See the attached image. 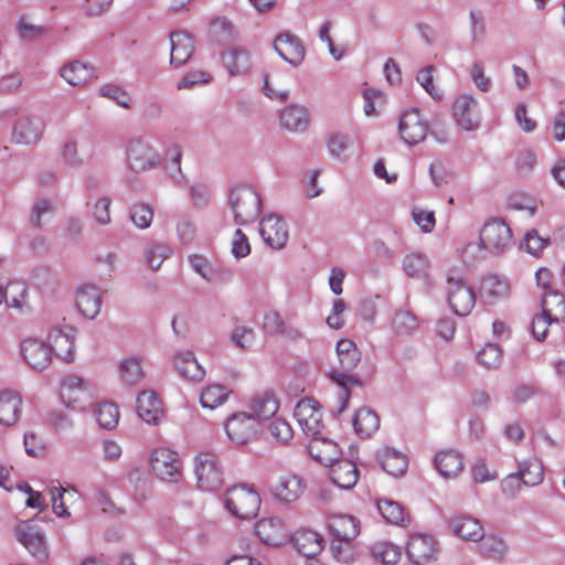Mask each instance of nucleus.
Masks as SVG:
<instances>
[{
    "mask_svg": "<svg viewBox=\"0 0 565 565\" xmlns=\"http://www.w3.org/2000/svg\"><path fill=\"white\" fill-rule=\"evenodd\" d=\"M183 150L180 145H170L164 151V168L167 173L177 182L184 180L181 169Z\"/></svg>",
    "mask_w": 565,
    "mask_h": 565,
    "instance_id": "de8ad7c7",
    "label": "nucleus"
},
{
    "mask_svg": "<svg viewBox=\"0 0 565 565\" xmlns=\"http://www.w3.org/2000/svg\"><path fill=\"white\" fill-rule=\"evenodd\" d=\"M330 479L341 489L353 488L359 480V470L355 462L348 459H339L331 465Z\"/></svg>",
    "mask_w": 565,
    "mask_h": 565,
    "instance_id": "c85d7f7f",
    "label": "nucleus"
},
{
    "mask_svg": "<svg viewBox=\"0 0 565 565\" xmlns=\"http://www.w3.org/2000/svg\"><path fill=\"white\" fill-rule=\"evenodd\" d=\"M376 458L382 469L393 477H401L407 470V457L393 448L384 447L377 450Z\"/></svg>",
    "mask_w": 565,
    "mask_h": 565,
    "instance_id": "2f4dec72",
    "label": "nucleus"
},
{
    "mask_svg": "<svg viewBox=\"0 0 565 565\" xmlns=\"http://www.w3.org/2000/svg\"><path fill=\"white\" fill-rule=\"evenodd\" d=\"M232 342L239 349H250L255 341V332L252 328L236 326L231 333Z\"/></svg>",
    "mask_w": 565,
    "mask_h": 565,
    "instance_id": "338daca9",
    "label": "nucleus"
},
{
    "mask_svg": "<svg viewBox=\"0 0 565 565\" xmlns=\"http://www.w3.org/2000/svg\"><path fill=\"white\" fill-rule=\"evenodd\" d=\"M303 479L295 473L280 476L269 486V494L279 504L290 505L297 502L306 490Z\"/></svg>",
    "mask_w": 565,
    "mask_h": 565,
    "instance_id": "f8f14e48",
    "label": "nucleus"
},
{
    "mask_svg": "<svg viewBox=\"0 0 565 565\" xmlns=\"http://www.w3.org/2000/svg\"><path fill=\"white\" fill-rule=\"evenodd\" d=\"M19 35L25 40H35L45 33V28L34 23L29 15H22L17 22Z\"/></svg>",
    "mask_w": 565,
    "mask_h": 565,
    "instance_id": "052dcab7",
    "label": "nucleus"
},
{
    "mask_svg": "<svg viewBox=\"0 0 565 565\" xmlns=\"http://www.w3.org/2000/svg\"><path fill=\"white\" fill-rule=\"evenodd\" d=\"M479 542V553L488 559L502 561L509 553V545L498 535H483V539Z\"/></svg>",
    "mask_w": 565,
    "mask_h": 565,
    "instance_id": "a19ab883",
    "label": "nucleus"
},
{
    "mask_svg": "<svg viewBox=\"0 0 565 565\" xmlns=\"http://www.w3.org/2000/svg\"><path fill=\"white\" fill-rule=\"evenodd\" d=\"M446 297L452 311L458 316H468L476 305V294L472 287L460 276L449 275L447 277Z\"/></svg>",
    "mask_w": 565,
    "mask_h": 565,
    "instance_id": "6e6552de",
    "label": "nucleus"
},
{
    "mask_svg": "<svg viewBox=\"0 0 565 565\" xmlns=\"http://www.w3.org/2000/svg\"><path fill=\"white\" fill-rule=\"evenodd\" d=\"M230 395V391L221 384H209L200 394V404L203 408L214 409L223 405Z\"/></svg>",
    "mask_w": 565,
    "mask_h": 565,
    "instance_id": "49530a36",
    "label": "nucleus"
},
{
    "mask_svg": "<svg viewBox=\"0 0 565 565\" xmlns=\"http://www.w3.org/2000/svg\"><path fill=\"white\" fill-rule=\"evenodd\" d=\"M403 270L413 279H425L428 276L429 260L420 253H409L402 262Z\"/></svg>",
    "mask_w": 565,
    "mask_h": 565,
    "instance_id": "37998d69",
    "label": "nucleus"
},
{
    "mask_svg": "<svg viewBox=\"0 0 565 565\" xmlns=\"http://www.w3.org/2000/svg\"><path fill=\"white\" fill-rule=\"evenodd\" d=\"M149 465L153 475L164 482L177 483L182 478L181 458L170 448L153 449L149 456Z\"/></svg>",
    "mask_w": 565,
    "mask_h": 565,
    "instance_id": "423d86ee",
    "label": "nucleus"
},
{
    "mask_svg": "<svg viewBox=\"0 0 565 565\" xmlns=\"http://www.w3.org/2000/svg\"><path fill=\"white\" fill-rule=\"evenodd\" d=\"M377 510L392 524L402 525L406 520V512L397 501L391 499L379 500Z\"/></svg>",
    "mask_w": 565,
    "mask_h": 565,
    "instance_id": "8fccbe9b",
    "label": "nucleus"
},
{
    "mask_svg": "<svg viewBox=\"0 0 565 565\" xmlns=\"http://www.w3.org/2000/svg\"><path fill=\"white\" fill-rule=\"evenodd\" d=\"M263 329L267 334L284 335L294 341L301 338V332L296 327L287 324L280 313L273 310L265 313Z\"/></svg>",
    "mask_w": 565,
    "mask_h": 565,
    "instance_id": "473e14b6",
    "label": "nucleus"
},
{
    "mask_svg": "<svg viewBox=\"0 0 565 565\" xmlns=\"http://www.w3.org/2000/svg\"><path fill=\"white\" fill-rule=\"evenodd\" d=\"M60 74L70 85L79 86L94 77V68L89 64L73 61L65 64L61 68Z\"/></svg>",
    "mask_w": 565,
    "mask_h": 565,
    "instance_id": "e433bc0d",
    "label": "nucleus"
},
{
    "mask_svg": "<svg viewBox=\"0 0 565 565\" xmlns=\"http://www.w3.org/2000/svg\"><path fill=\"white\" fill-rule=\"evenodd\" d=\"M60 157L64 164L76 168L83 163V159L78 152L77 141L74 139H66L60 149Z\"/></svg>",
    "mask_w": 565,
    "mask_h": 565,
    "instance_id": "0e129e2a",
    "label": "nucleus"
},
{
    "mask_svg": "<svg viewBox=\"0 0 565 565\" xmlns=\"http://www.w3.org/2000/svg\"><path fill=\"white\" fill-rule=\"evenodd\" d=\"M93 385L77 375L65 376L60 386V397L70 408H77L93 397Z\"/></svg>",
    "mask_w": 565,
    "mask_h": 565,
    "instance_id": "ddd939ff",
    "label": "nucleus"
},
{
    "mask_svg": "<svg viewBox=\"0 0 565 565\" xmlns=\"http://www.w3.org/2000/svg\"><path fill=\"white\" fill-rule=\"evenodd\" d=\"M6 305L9 308L23 311L29 308L28 288L24 282L19 280L10 281L3 291Z\"/></svg>",
    "mask_w": 565,
    "mask_h": 565,
    "instance_id": "c03bdc74",
    "label": "nucleus"
},
{
    "mask_svg": "<svg viewBox=\"0 0 565 565\" xmlns=\"http://www.w3.org/2000/svg\"><path fill=\"white\" fill-rule=\"evenodd\" d=\"M137 413L147 424L157 425L163 417L160 398L152 391H143L137 397Z\"/></svg>",
    "mask_w": 565,
    "mask_h": 565,
    "instance_id": "bb28decb",
    "label": "nucleus"
},
{
    "mask_svg": "<svg viewBox=\"0 0 565 565\" xmlns=\"http://www.w3.org/2000/svg\"><path fill=\"white\" fill-rule=\"evenodd\" d=\"M355 434L361 438H370L380 427V418L371 408H360L353 417Z\"/></svg>",
    "mask_w": 565,
    "mask_h": 565,
    "instance_id": "58836bf2",
    "label": "nucleus"
},
{
    "mask_svg": "<svg viewBox=\"0 0 565 565\" xmlns=\"http://www.w3.org/2000/svg\"><path fill=\"white\" fill-rule=\"evenodd\" d=\"M14 533L17 540L36 562L45 563L49 559L50 553L46 540L39 525L32 521H22L15 526Z\"/></svg>",
    "mask_w": 565,
    "mask_h": 565,
    "instance_id": "9d476101",
    "label": "nucleus"
},
{
    "mask_svg": "<svg viewBox=\"0 0 565 565\" xmlns=\"http://www.w3.org/2000/svg\"><path fill=\"white\" fill-rule=\"evenodd\" d=\"M249 409L258 422L266 420L278 412L279 402L271 392H263L250 399Z\"/></svg>",
    "mask_w": 565,
    "mask_h": 565,
    "instance_id": "f704fd0d",
    "label": "nucleus"
},
{
    "mask_svg": "<svg viewBox=\"0 0 565 565\" xmlns=\"http://www.w3.org/2000/svg\"><path fill=\"white\" fill-rule=\"evenodd\" d=\"M23 401L19 393L4 390L0 392V425L10 427L21 417Z\"/></svg>",
    "mask_w": 565,
    "mask_h": 565,
    "instance_id": "cd10ccee",
    "label": "nucleus"
},
{
    "mask_svg": "<svg viewBox=\"0 0 565 565\" xmlns=\"http://www.w3.org/2000/svg\"><path fill=\"white\" fill-rule=\"evenodd\" d=\"M130 218L138 228H148L153 218V210L149 204L137 203L130 210Z\"/></svg>",
    "mask_w": 565,
    "mask_h": 565,
    "instance_id": "e2e57ef3",
    "label": "nucleus"
},
{
    "mask_svg": "<svg viewBox=\"0 0 565 565\" xmlns=\"http://www.w3.org/2000/svg\"><path fill=\"white\" fill-rule=\"evenodd\" d=\"M49 340L51 342V353L54 352L56 356L65 362L74 361L75 331L73 328H67V330L53 328L49 333Z\"/></svg>",
    "mask_w": 565,
    "mask_h": 565,
    "instance_id": "a878e982",
    "label": "nucleus"
},
{
    "mask_svg": "<svg viewBox=\"0 0 565 565\" xmlns=\"http://www.w3.org/2000/svg\"><path fill=\"white\" fill-rule=\"evenodd\" d=\"M21 352L25 362L34 370L46 369L52 360L51 349L43 341L26 339L22 342Z\"/></svg>",
    "mask_w": 565,
    "mask_h": 565,
    "instance_id": "5701e85b",
    "label": "nucleus"
},
{
    "mask_svg": "<svg viewBox=\"0 0 565 565\" xmlns=\"http://www.w3.org/2000/svg\"><path fill=\"white\" fill-rule=\"evenodd\" d=\"M274 47L292 66L300 65L305 58L306 51L301 41L291 33L279 34L274 41Z\"/></svg>",
    "mask_w": 565,
    "mask_h": 565,
    "instance_id": "412c9836",
    "label": "nucleus"
},
{
    "mask_svg": "<svg viewBox=\"0 0 565 565\" xmlns=\"http://www.w3.org/2000/svg\"><path fill=\"white\" fill-rule=\"evenodd\" d=\"M434 462L439 473L446 479L457 477L463 469V458L455 450L439 451Z\"/></svg>",
    "mask_w": 565,
    "mask_h": 565,
    "instance_id": "c9c22d12",
    "label": "nucleus"
},
{
    "mask_svg": "<svg viewBox=\"0 0 565 565\" xmlns=\"http://www.w3.org/2000/svg\"><path fill=\"white\" fill-rule=\"evenodd\" d=\"M119 374L125 383L129 385L137 384L143 377L140 361L136 358L124 359L119 364Z\"/></svg>",
    "mask_w": 565,
    "mask_h": 565,
    "instance_id": "603ef678",
    "label": "nucleus"
},
{
    "mask_svg": "<svg viewBox=\"0 0 565 565\" xmlns=\"http://www.w3.org/2000/svg\"><path fill=\"white\" fill-rule=\"evenodd\" d=\"M435 67L433 65H428L422 68L416 76L419 85L429 94L435 100H440L443 98L441 92L434 85L433 73Z\"/></svg>",
    "mask_w": 565,
    "mask_h": 565,
    "instance_id": "69168bd1",
    "label": "nucleus"
},
{
    "mask_svg": "<svg viewBox=\"0 0 565 565\" xmlns=\"http://www.w3.org/2000/svg\"><path fill=\"white\" fill-rule=\"evenodd\" d=\"M54 212L55 204L52 200L45 198L38 199L32 205L30 222L36 227H42Z\"/></svg>",
    "mask_w": 565,
    "mask_h": 565,
    "instance_id": "3c124183",
    "label": "nucleus"
},
{
    "mask_svg": "<svg viewBox=\"0 0 565 565\" xmlns=\"http://www.w3.org/2000/svg\"><path fill=\"white\" fill-rule=\"evenodd\" d=\"M170 253L169 246L161 243H150L146 247V262L152 270H158L170 256Z\"/></svg>",
    "mask_w": 565,
    "mask_h": 565,
    "instance_id": "4d7b16f0",
    "label": "nucleus"
},
{
    "mask_svg": "<svg viewBox=\"0 0 565 565\" xmlns=\"http://www.w3.org/2000/svg\"><path fill=\"white\" fill-rule=\"evenodd\" d=\"M224 429L232 443L243 445L257 436L259 424L254 416L243 412L228 417L224 423Z\"/></svg>",
    "mask_w": 565,
    "mask_h": 565,
    "instance_id": "4468645a",
    "label": "nucleus"
},
{
    "mask_svg": "<svg viewBox=\"0 0 565 565\" xmlns=\"http://www.w3.org/2000/svg\"><path fill=\"white\" fill-rule=\"evenodd\" d=\"M258 492L249 486H233L224 494V507L235 518L248 520L257 515L260 508Z\"/></svg>",
    "mask_w": 565,
    "mask_h": 565,
    "instance_id": "7ed1b4c3",
    "label": "nucleus"
},
{
    "mask_svg": "<svg viewBox=\"0 0 565 565\" xmlns=\"http://www.w3.org/2000/svg\"><path fill=\"white\" fill-rule=\"evenodd\" d=\"M103 305L102 290L90 284L82 285L76 292V307L88 319H94L100 312Z\"/></svg>",
    "mask_w": 565,
    "mask_h": 565,
    "instance_id": "aec40b11",
    "label": "nucleus"
},
{
    "mask_svg": "<svg viewBox=\"0 0 565 565\" xmlns=\"http://www.w3.org/2000/svg\"><path fill=\"white\" fill-rule=\"evenodd\" d=\"M429 126L417 108L404 111L398 124L402 140L408 146H416L425 140Z\"/></svg>",
    "mask_w": 565,
    "mask_h": 565,
    "instance_id": "2eb2a0df",
    "label": "nucleus"
},
{
    "mask_svg": "<svg viewBox=\"0 0 565 565\" xmlns=\"http://www.w3.org/2000/svg\"><path fill=\"white\" fill-rule=\"evenodd\" d=\"M95 417L100 427L114 429L119 422V411L113 403H102L95 409Z\"/></svg>",
    "mask_w": 565,
    "mask_h": 565,
    "instance_id": "864d4df0",
    "label": "nucleus"
},
{
    "mask_svg": "<svg viewBox=\"0 0 565 565\" xmlns=\"http://www.w3.org/2000/svg\"><path fill=\"white\" fill-rule=\"evenodd\" d=\"M452 118L465 131H476L481 125L480 105L472 94H461L454 99Z\"/></svg>",
    "mask_w": 565,
    "mask_h": 565,
    "instance_id": "9b49d317",
    "label": "nucleus"
},
{
    "mask_svg": "<svg viewBox=\"0 0 565 565\" xmlns=\"http://www.w3.org/2000/svg\"><path fill=\"white\" fill-rule=\"evenodd\" d=\"M126 161L130 170L142 173L158 168L161 156L148 139L139 137L128 141Z\"/></svg>",
    "mask_w": 565,
    "mask_h": 565,
    "instance_id": "39448f33",
    "label": "nucleus"
},
{
    "mask_svg": "<svg viewBox=\"0 0 565 565\" xmlns=\"http://www.w3.org/2000/svg\"><path fill=\"white\" fill-rule=\"evenodd\" d=\"M310 456L324 466L331 467L340 459L341 450L337 443L322 435L311 437L308 445Z\"/></svg>",
    "mask_w": 565,
    "mask_h": 565,
    "instance_id": "393cba45",
    "label": "nucleus"
},
{
    "mask_svg": "<svg viewBox=\"0 0 565 565\" xmlns=\"http://www.w3.org/2000/svg\"><path fill=\"white\" fill-rule=\"evenodd\" d=\"M392 324L395 333L406 335L418 328V320L411 311L401 310L395 313Z\"/></svg>",
    "mask_w": 565,
    "mask_h": 565,
    "instance_id": "6e6d98bb",
    "label": "nucleus"
},
{
    "mask_svg": "<svg viewBox=\"0 0 565 565\" xmlns=\"http://www.w3.org/2000/svg\"><path fill=\"white\" fill-rule=\"evenodd\" d=\"M280 125L289 131H303L309 126V114L307 108L292 105L285 108L280 114Z\"/></svg>",
    "mask_w": 565,
    "mask_h": 565,
    "instance_id": "4c0bfd02",
    "label": "nucleus"
},
{
    "mask_svg": "<svg viewBox=\"0 0 565 565\" xmlns=\"http://www.w3.org/2000/svg\"><path fill=\"white\" fill-rule=\"evenodd\" d=\"M44 124L40 118L31 116L20 117L13 126L12 139L21 145H34L42 139Z\"/></svg>",
    "mask_w": 565,
    "mask_h": 565,
    "instance_id": "6ab92c4d",
    "label": "nucleus"
},
{
    "mask_svg": "<svg viewBox=\"0 0 565 565\" xmlns=\"http://www.w3.org/2000/svg\"><path fill=\"white\" fill-rule=\"evenodd\" d=\"M98 94L105 98L115 102L120 107H124L126 109H129L131 107V97L125 89L117 85L105 84L99 88Z\"/></svg>",
    "mask_w": 565,
    "mask_h": 565,
    "instance_id": "13d9d810",
    "label": "nucleus"
},
{
    "mask_svg": "<svg viewBox=\"0 0 565 565\" xmlns=\"http://www.w3.org/2000/svg\"><path fill=\"white\" fill-rule=\"evenodd\" d=\"M513 245V236L509 225L501 220H492L487 222L480 232V245L492 255H500L511 248ZM477 246L468 244L463 248V255L468 256L471 249Z\"/></svg>",
    "mask_w": 565,
    "mask_h": 565,
    "instance_id": "20e7f679",
    "label": "nucleus"
},
{
    "mask_svg": "<svg viewBox=\"0 0 565 565\" xmlns=\"http://www.w3.org/2000/svg\"><path fill=\"white\" fill-rule=\"evenodd\" d=\"M448 525L451 532L465 541L479 542L483 539V526L480 521L470 515H454Z\"/></svg>",
    "mask_w": 565,
    "mask_h": 565,
    "instance_id": "b1692460",
    "label": "nucleus"
},
{
    "mask_svg": "<svg viewBox=\"0 0 565 565\" xmlns=\"http://www.w3.org/2000/svg\"><path fill=\"white\" fill-rule=\"evenodd\" d=\"M173 365L180 375L192 382H201L205 377V369L198 362L192 351L177 352Z\"/></svg>",
    "mask_w": 565,
    "mask_h": 565,
    "instance_id": "c756f323",
    "label": "nucleus"
},
{
    "mask_svg": "<svg viewBox=\"0 0 565 565\" xmlns=\"http://www.w3.org/2000/svg\"><path fill=\"white\" fill-rule=\"evenodd\" d=\"M259 234L267 246L281 249L288 241L289 231L286 222L276 214L262 218Z\"/></svg>",
    "mask_w": 565,
    "mask_h": 565,
    "instance_id": "dca6fc26",
    "label": "nucleus"
},
{
    "mask_svg": "<svg viewBox=\"0 0 565 565\" xmlns=\"http://www.w3.org/2000/svg\"><path fill=\"white\" fill-rule=\"evenodd\" d=\"M294 416L308 437H316L323 434L326 428L323 413L320 404L313 398L300 399L294 411Z\"/></svg>",
    "mask_w": 565,
    "mask_h": 565,
    "instance_id": "1a4fd4ad",
    "label": "nucleus"
},
{
    "mask_svg": "<svg viewBox=\"0 0 565 565\" xmlns=\"http://www.w3.org/2000/svg\"><path fill=\"white\" fill-rule=\"evenodd\" d=\"M348 149L349 138L344 135H333L328 141V150L330 156L339 161H345L348 159Z\"/></svg>",
    "mask_w": 565,
    "mask_h": 565,
    "instance_id": "774afa93",
    "label": "nucleus"
},
{
    "mask_svg": "<svg viewBox=\"0 0 565 565\" xmlns=\"http://www.w3.org/2000/svg\"><path fill=\"white\" fill-rule=\"evenodd\" d=\"M227 206L236 225L254 222L262 211V199L249 185L234 186L228 193Z\"/></svg>",
    "mask_w": 565,
    "mask_h": 565,
    "instance_id": "f03ea898",
    "label": "nucleus"
},
{
    "mask_svg": "<svg viewBox=\"0 0 565 565\" xmlns=\"http://www.w3.org/2000/svg\"><path fill=\"white\" fill-rule=\"evenodd\" d=\"M295 548L308 558L316 557L323 550V537L311 530H299L292 536Z\"/></svg>",
    "mask_w": 565,
    "mask_h": 565,
    "instance_id": "7c9ffc66",
    "label": "nucleus"
},
{
    "mask_svg": "<svg viewBox=\"0 0 565 565\" xmlns=\"http://www.w3.org/2000/svg\"><path fill=\"white\" fill-rule=\"evenodd\" d=\"M477 359L487 369H497L502 362V351L493 343L486 344L477 354Z\"/></svg>",
    "mask_w": 565,
    "mask_h": 565,
    "instance_id": "bf43d9fd",
    "label": "nucleus"
},
{
    "mask_svg": "<svg viewBox=\"0 0 565 565\" xmlns=\"http://www.w3.org/2000/svg\"><path fill=\"white\" fill-rule=\"evenodd\" d=\"M194 50V40L188 32L174 31L170 34V64L173 67L183 66Z\"/></svg>",
    "mask_w": 565,
    "mask_h": 565,
    "instance_id": "4be33fe9",
    "label": "nucleus"
},
{
    "mask_svg": "<svg viewBox=\"0 0 565 565\" xmlns=\"http://www.w3.org/2000/svg\"><path fill=\"white\" fill-rule=\"evenodd\" d=\"M257 536L266 544L278 546L289 540V531L286 523L279 518L262 519L256 523Z\"/></svg>",
    "mask_w": 565,
    "mask_h": 565,
    "instance_id": "a211bd4d",
    "label": "nucleus"
},
{
    "mask_svg": "<svg viewBox=\"0 0 565 565\" xmlns=\"http://www.w3.org/2000/svg\"><path fill=\"white\" fill-rule=\"evenodd\" d=\"M340 370H331L328 375L340 387V406L338 412L342 413L350 399V387L360 385L359 379L352 371L361 361V351L350 339H341L335 347Z\"/></svg>",
    "mask_w": 565,
    "mask_h": 565,
    "instance_id": "f257e3e1",
    "label": "nucleus"
},
{
    "mask_svg": "<svg viewBox=\"0 0 565 565\" xmlns=\"http://www.w3.org/2000/svg\"><path fill=\"white\" fill-rule=\"evenodd\" d=\"M542 312L556 322L565 320V296L557 290L542 294Z\"/></svg>",
    "mask_w": 565,
    "mask_h": 565,
    "instance_id": "ea45409f",
    "label": "nucleus"
},
{
    "mask_svg": "<svg viewBox=\"0 0 565 565\" xmlns=\"http://www.w3.org/2000/svg\"><path fill=\"white\" fill-rule=\"evenodd\" d=\"M509 292L508 284L498 276L484 277L480 284V296L487 303H493Z\"/></svg>",
    "mask_w": 565,
    "mask_h": 565,
    "instance_id": "79ce46f5",
    "label": "nucleus"
},
{
    "mask_svg": "<svg viewBox=\"0 0 565 565\" xmlns=\"http://www.w3.org/2000/svg\"><path fill=\"white\" fill-rule=\"evenodd\" d=\"M328 527L340 541L349 542L360 533L359 521L351 515H333L328 521Z\"/></svg>",
    "mask_w": 565,
    "mask_h": 565,
    "instance_id": "72a5a7b5",
    "label": "nucleus"
},
{
    "mask_svg": "<svg viewBox=\"0 0 565 565\" xmlns=\"http://www.w3.org/2000/svg\"><path fill=\"white\" fill-rule=\"evenodd\" d=\"M223 63L233 76L244 74L250 66L248 53L238 47H233L223 54Z\"/></svg>",
    "mask_w": 565,
    "mask_h": 565,
    "instance_id": "a18cd8bd",
    "label": "nucleus"
},
{
    "mask_svg": "<svg viewBox=\"0 0 565 565\" xmlns=\"http://www.w3.org/2000/svg\"><path fill=\"white\" fill-rule=\"evenodd\" d=\"M372 555L383 564L394 565L399 561L402 552L397 545L390 542H377L372 546Z\"/></svg>",
    "mask_w": 565,
    "mask_h": 565,
    "instance_id": "5fc2aeb1",
    "label": "nucleus"
},
{
    "mask_svg": "<svg viewBox=\"0 0 565 565\" xmlns=\"http://www.w3.org/2000/svg\"><path fill=\"white\" fill-rule=\"evenodd\" d=\"M518 473L520 475L524 486H537L544 478L543 465L536 459L520 462Z\"/></svg>",
    "mask_w": 565,
    "mask_h": 565,
    "instance_id": "09e8293b",
    "label": "nucleus"
},
{
    "mask_svg": "<svg viewBox=\"0 0 565 565\" xmlns=\"http://www.w3.org/2000/svg\"><path fill=\"white\" fill-rule=\"evenodd\" d=\"M548 244V238L540 236L536 231H530L525 234L521 243V248L532 256L537 257Z\"/></svg>",
    "mask_w": 565,
    "mask_h": 565,
    "instance_id": "680f3d73",
    "label": "nucleus"
},
{
    "mask_svg": "<svg viewBox=\"0 0 565 565\" xmlns=\"http://www.w3.org/2000/svg\"><path fill=\"white\" fill-rule=\"evenodd\" d=\"M194 472L198 487L204 491H215L224 483L223 467L213 454H198L194 458Z\"/></svg>",
    "mask_w": 565,
    "mask_h": 565,
    "instance_id": "0eeeda50",
    "label": "nucleus"
},
{
    "mask_svg": "<svg viewBox=\"0 0 565 565\" xmlns=\"http://www.w3.org/2000/svg\"><path fill=\"white\" fill-rule=\"evenodd\" d=\"M408 558L416 565H425L436 559V540L428 534L412 535L406 547Z\"/></svg>",
    "mask_w": 565,
    "mask_h": 565,
    "instance_id": "f3484780",
    "label": "nucleus"
}]
</instances>
